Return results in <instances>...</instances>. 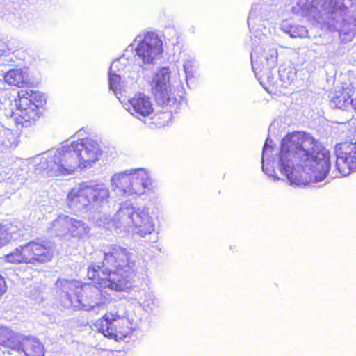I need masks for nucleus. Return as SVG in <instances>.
Wrapping results in <instances>:
<instances>
[{
    "label": "nucleus",
    "instance_id": "16",
    "mask_svg": "<svg viewBox=\"0 0 356 356\" xmlns=\"http://www.w3.org/2000/svg\"><path fill=\"white\" fill-rule=\"evenodd\" d=\"M54 228L63 235L71 237H79L85 231V224L79 220L69 217L68 216H58L53 223Z\"/></svg>",
    "mask_w": 356,
    "mask_h": 356
},
{
    "label": "nucleus",
    "instance_id": "24",
    "mask_svg": "<svg viewBox=\"0 0 356 356\" xmlns=\"http://www.w3.org/2000/svg\"><path fill=\"white\" fill-rule=\"evenodd\" d=\"M286 32L291 38H307L308 37L309 31L305 26L293 24L288 27Z\"/></svg>",
    "mask_w": 356,
    "mask_h": 356
},
{
    "label": "nucleus",
    "instance_id": "25",
    "mask_svg": "<svg viewBox=\"0 0 356 356\" xmlns=\"http://www.w3.org/2000/svg\"><path fill=\"white\" fill-rule=\"evenodd\" d=\"M11 239V233L4 225L0 224V248L10 243Z\"/></svg>",
    "mask_w": 356,
    "mask_h": 356
},
{
    "label": "nucleus",
    "instance_id": "10",
    "mask_svg": "<svg viewBox=\"0 0 356 356\" xmlns=\"http://www.w3.org/2000/svg\"><path fill=\"white\" fill-rule=\"evenodd\" d=\"M335 168L342 177L356 171V142L344 140L334 146Z\"/></svg>",
    "mask_w": 356,
    "mask_h": 356
},
{
    "label": "nucleus",
    "instance_id": "21",
    "mask_svg": "<svg viewBox=\"0 0 356 356\" xmlns=\"http://www.w3.org/2000/svg\"><path fill=\"white\" fill-rule=\"evenodd\" d=\"M129 174L131 175V181L134 188V194L141 193V190L147 188L150 184L148 175L142 169L135 170Z\"/></svg>",
    "mask_w": 356,
    "mask_h": 356
},
{
    "label": "nucleus",
    "instance_id": "27",
    "mask_svg": "<svg viewBox=\"0 0 356 356\" xmlns=\"http://www.w3.org/2000/svg\"><path fill=\"white\" fill-rule=\"evenodd\" d=\"M15 47H10L9 43L5 40L4 38L0 37V58L9 55L10 53H13Z\"/></svg>",
    "mask_w": 356,
    "mask_h": 356
},
{
    "label": "nucleus",
    "instance_id": "6",
    "mask_svg": "<svg viewBox=\"0 0 356 356\" xmlns=\"http://www.w3.org/2000/svg\"><path fill=\"white\" fill-rule=\"evenodd\" d=\"M109 197L106 186L100 181L90 180L79 184V188H72L67 197L70 207H86L92 202H102Z\"/></svg>",
    "mask_w": 356,
    "mask_h": 356
},
{
    "label": "nucleus",
    "instance_id": "9",
    "mask_svg": "<svg viewBox=\"0 0 356 356\" xmlns=\"http://www.w3.org/2000/svg\"><path fill=\"white\" fill-rule=\"evenodd\" d=\"M171 72L168 67H163L155 73L152 81L155 99L162 106H173L178 100L172 92L170 87Z\"/></svg>",
    "mask_w": 356,
    "mask_h": 356
},
{
    "label": "nucleus",
    "instance_id": "12",
    "mask_svg": "<svg viewBox=\"0 0 356 356\" xmlns=\"http://www.w3.org/2000/svg\"><path fill=\"white\" fill-rule=\"evenodd\" d=\"M330 105L339 110L356 113V89L352 84H344L334 92Z\"/></svg>",
    "mask_w": 356,
    "mask_h": 356
},
{
    "label": "nucleus",
    "instance_id": "20",
    "mask_svg": "<svg viewBox=\"0 0 356 356\" xmlns=\"http://www.w3.org/2000/svg\"><path fill=\"white\" fill-rule=\"evenodd\" d=\"M112 182L115 189H118L119 191L125 194H134L129 173L122 172L115 175L112 179Z\"/></svg>",
    "mask_w": 356,
    "mask_h": 356
},
{
    "label": "nucleus",
    "instance_id": "22",
    "mask_svg": "<svg viewBox=\"0 0 356 356\" xmlns=\"http://www.w3.org/2000/svg\"><path fill=\"white\" fill-rule=\"evenodd\" d=\"M19 339L17 335L10 329L0 326V346L11 350H18Z\"/></svg>",
    "mask_w": 356,
    "mask_h": 356
},
{
    "label": "nucleus",
    "instance_id": "19",
    "mask_svg": "<svg viewBox=\"0 0 356 356\" xmlns=\"http://www.w3.org/2000/svg\"><path fill=\"white\" fill-rule=\"evenodd\" d=\"M4 81L10 86L24 87L28 83L27 75L21 68H13L9 70L3 76Z\"/></svg>",
    "mask_w": 356,
    "mask_h": 356
},
{
    "label": "nucleus",
    "instance_id": "18",
    "mask_svg": "<svg viewBox=\"0 0 356 356\" xmlns=\"http://www.w3.org/2000/svg\"><path fill=\"white\" fill-rule=\"evenodd\" d=\"M19 349L17 351H22L26 356H44L45 350L42 343L37 339L26 337L22 341L18 342Z\"/></svg>",
    "mask_w": 356,
    "mask_h": 356
},
{
    "label": "nucleus",
    "instance_id": "4",
    "mask_svg": "<svg viewBox=\"0 0 356 356\" xmlns=\"http://www.w3.org/2000/svg\"><path fill=\"white\" fill-rule=\"evenodd\" d=\"M95 326L98 332L116 342L130 338L136 330L134 320L116 309L106 311L96 321Z\"/></svg>",
    "mask_w": 356,
    "mask_h": 356
},
{
    "label": "nucleus",
    "instance_id": "23",
    "mask_svg": "<svg viewBox=\"0 0 356 356\" xmlns=\"http://www.w3.org/2000/svg\"><path fill=\"white\" fill-rule=\"evenodd\" d=\"M356 35V22L343 20L339 31V39L342 44H347L355 38Z\"/></svg>",
    "mask_w": 356,
    "mask_h": 356
},
{
    "label": "nucleus",
    "instance_id": "26",
    "mask_svg": "<svg viewBox=\"0 0 356 356\" xmlns=\"http://www.w3.org/2000/svg\"><path fill=\"white\" fill-rule=\"evenodd\" d=\"M120 82L121 77L120 75L116 74L115 73L110 72L109 75V85L110 88L113 90L114 92L120 90Z\"/></svg>",
    "mask_w": 356,
    "mask_h": 356
},
{
    "label": "nucleus",
    "instance_id": "13",
    "mask_svg": "<svg viewBox=\"0 0 356 356\" xmlns=\"http://www.w3.org/2000/svg\"><path fill=\"white\" fill-rule=\"evenodd\" d=\"M76 144L80 147H77L78 152L80 154L81 168H85L91 166L99 159L101 150L98 143L89 138H81L75 140Z\"/></svg>",
    "mask_w": 356,
    "mask_h": 356
},
{
    "label": "nucleus",
    "instance_id": "1",
    "mask_svg": "<svg viewBox=\"0 0 356 356\" xmlns=\"http://www.w3.org/2000/svg\"><path fill=\"white\" fill-rule=\"evenodd\" d=\"M280 170L295 184L325 179L330 170V152L304 131L287 134L280 151Z\"/></svg>",
    "mask_w": 356,
    "mask_h": 356
},
{
    "label": "nucleus",
    "instance_id": "2",
    "mask_svg": "<svg viewBox=\"0 0 356 356\" xmlns=\"http://www.w3.org/2000/svg\"><path fill=\"white\" fill-rule=\"evenodd\" d=\"M134 267L131 253L125 248L112 245L104 252L102 266L91 264L88 266L87 277L100 289L127 291L132 287Z\"/></svg>",
    "mask_w": 356,
    "mask_h": 356
},
{
    "label": "nucleus",
    "instance_id": "28",
    "mask_svg": "<svg viewBox=\"0 0 356 356\" xmlns=\"http://www.w3.org/2000/svg\"><path fill=\"white\" fill-rule=\"evenodd\" d=\"M274 53H275V58H277V51H276V50H275V51H274Z\"/></svg>",
    "mask_w": 356,
    "mask_h": 356
},
{
    "label": "nucleus",
    "instance_id": "5",
    "mask_svg": "<svg viewBox=\"0 0 356 356\" xmlns=\"http://www.w3.org/2000/svg\"><path fill=\"white\" fill-rule=\"evenodd\" d=\"M54 256L49 245L43 242L31 241L16 248L3 257L7 263L39 265L51 261Z\"/></svg>",
    "mask_w": 356,
    "mask_h": 356
},
{
    "label": "nucleus",
    "instance_id": "14",
    "mask_svg": "<svg viewBox=\"0 0 356 356\" xmlns=\"http://www.w3.org/2000/svg\"><path fill=\"white\" fill-rule=\"evenodd\" d=\"M346 0H313V6L332 19L343 17L348 13Z\"/></svg>",
    "mask_w": 356,
    "mask_h": 356
},
{
    "label": "nucleus",
    "instance_id": "8",
    "mask_svg": "<svg viewBox=\"0 0 356 356\" xmlns=\"http://www.w3.org/2000/svg\"><path fill=\"white\" fill-rule=\"evenodd\" d=\"M91 292L92 288L89 284H81L76 280L67 281L66 298L74 309L90 311L99 305Z\"/></svg>",
    "mask_w": 356,
    "mask_h": 356
},
{
    "label": "nucleus",
    "instance_id": "17",
    "mask_svg": "<svg viewBox=\"0 0 356 356\" xmlns=\"http://www.w3.org/2000/svg\"><path fill=\"white\" fill-rule=\"evenodd\" d=\"M131 226L140 236H145L154 231V224L149 214L139 209L134 210L129 214Z\"/></svg>",
    "mask_w": 356,
    "mask_h": 356
},
{
    "label": "nucleus",
    "instance_id": "7",
    "mask_svg": "<svg viewBox=\"0 0 356 356\" xmlns=\"http://www.w3.org/2000/svg\"><path fill=\"white\" fill-rule=\"evenodd\" d=\"M75 140L59 147L52 157L51 170L55 175H71L81 168L80 154Z\"/></svg>",
    "mask_w": 356,
    "mask_h": 356
},
{
    "label": "nucleus",
    "instance_id": "3",
    "mask_svg": "<svg viewBox=\"0 0 356 356\" xmlns=\"http://www.w3.org/2000/svg\"><path fill=\"white\" fill-rule=\"evenodd\" d=\"M45 104V97L39 91L29 88L19 90L15 99V108L12 112L15 124L25 127L35 124Z\"/></svg>",
    "mask_w": 356,
    "mask_h": 356
},
{
    "label": "nucleus",
    "instance_id": "11",
    "mask_svg": "<svg viewBox=\"0 0 356 356\" xmlns=\"http://www.w3.org/2000/svg\"><path fill=\"white\" fill-rule=\"evenodd\" d=\"M163 43L154 33H147L138 44L135 51L144 64H150L163 52Z\"/></svg>",
    "mask_w": 356,
    "mask_h": 356
},
{
    "label": "nucleus",
    "instance_id": "15",
    "mask_svg": "<svg viewBox=\"0 0 356 356\" xmlns=\"http://www.w3.org/2000/svg\"><path fill=\"white\" fill-rule=\"evenodd\" d=\"M127 106V111L138 119L147 118L154 112L150 98L143 93L136 94L129 99Z\"/></svg>",
    "mask_w": 356,
    "mask_h": 356
}]
</instances>
